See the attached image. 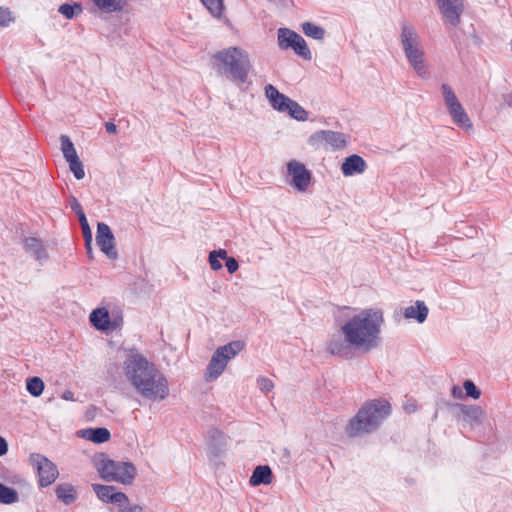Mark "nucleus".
Segmentation results:
<instances>
[{"label": "nucleus", "instance_id": "obj_25", "mask_svg": "<svg viewBox=\"0 0 512 512\" xmlns=\"http://www.w3.org/2000/svg\"><path fill=\"white\" fill-rule=\"evenodd\" d=\"M245 348V343L241 340L231 341L217 348V356L222 355L226 361L233 359Z\"/></svg>", "mask_w": 512, "mask_h": 512}, {"label": "nucleus", "instance_id": "obj_29", "mask_svg": "<svg viewBox=\"0 0 512 512\" xmlns=\"http://www.w3.org/2000/svg\"><path fill=\"white\" fill-rule=\"evenodd\" d=\"M304 34L315 40H322L325 36V30L312 22H305L302 24Z\"/></svg>", "mask_w": 512, "mask_h": 512}, {"label": "nucleus", "instance_id": "obj_40", "mask_svg": "<svg viewBox=\"0 0 512 512\" xmlns=\"http://www.w3.org/2000/svg\"><path fill=\"white\" fill-rule=\"evenodd\" d=\"M13 21L11 11L8 8L0 7V26L7 27Z\"/></svg>", "mask_w": 512, "mask_h": 512}, {"label": "nucleus", "instance_id": "obj_44", "mask_svg": "<svg viewBox=\"0 0 512 512\" xmlns=\"http://www.w3.org/2000/svg\"><path fill=\"white\" fill-rule=\"evenodd\" d=\"M451 394L456 399H461L463 397L462 389L459 386L454 385L451 389Z\"/></svg>", "mask_w": 512, "mask_h": 512}, {"label": "nucleus", "instance_id": "obj_1", "mask_svg": "<svg viewBox=\"0 0 512 512\" xmlns=\"http://www.w3.org/2000/svg\"><path fill=\"white\" fill-rule=\"evenodd\" d=\"M383 322L381 310L363 309L348 319L338 333L330 337L327 350L330 354L345 359L352 358L356 349L368 352L378 346Z\"/></svg>", "mask_w": 512, "mask_h": 512}, {"label": "nucleus", "instance_id": "obj_49", "mask_svg": "<svg viewBox=\"0 0 512 512\" xmlns=\"http://www.w3.org/2000/svg\"><path fill=\"white\" fill-rule=\"evenodd\" d=\"M84 242H85V248H86L87 254L89 255V257H92V238L89 239V242H87V241H84Z\"/></svg>", "mask_w": 512, "mask_h": 512}, {"label": "nucleus", "instance_id": "obj_14", "mask_svg": "<svg viewBox=\"0 0 512 512\" xmlns=\"http://www.w3.org/2000/svg\"><path fill=\"white\" fill-rule=\"evenodd\" d=\"M92 489L97 497L105 503L118 504L121 506L122 504L129 502L127 495L123 492L117 491L114 486L92 484Z\"/></svg>", "mask_w": 512, "mask_h": 512}, {"label": "nucleus", "instance_id": "obj_10", "mask_svg": "<svg viewBox=\"0 0 512 512\" xmlns=\"http://www.w3.org/2000/svg\"><path fill=\"white\" fill-rule=\"evenodd\" d=\"M288 175L291 176L290 184L298 191L304 192L307 190L312 175L305 165L296 160H292L287 164Z\"/></svg>", "mask_w": 512, "mask_h": 512}, {"label": "nucleus", "instance_id": "obj_31", "mask_svg": "<svg viewBox=\"0 0 512 512\" xmlns=\"http://www.w3.org/2000/svg\"><path fill=\"white\" fill-rule=\"evenodd\" d=\"M286 112L297 121H306L308 119V112L294 100H291Z\"/></svg>", "mask_w": 512, "mask_h": 512}, {"label": "nucleus", "instance_id": "obj_18", "mask_svg": "<svg viewBox=\"0 0 512 512\" xmlns=\"http://www.w3.org/2000/svg\"><path fill=\"white\" fill-rule=\"evenodd\" d=\"M228 361L222 356H217V350L213 353L206 368V380H216L225 370Z\"/></svg>", "mask_w": 512, "mask_h": 512}, {"label": "nucleus", "instance_id": "obj_51", "mask_svg": "<svg viewBox=\"0 0 512 512\" xmlns=\"http://www.w3.org/2000/svg\"><path fill=\"white\" fill-rule=\"evenodd\" d=\"M405 409H406L408 412H413V411H415V408H414V407H412V406L405 407Z\"/></svg>", "mask_w": 512, "mask_h": 512}, {"label": "nucleus", "instance_id": "obj_45", "mask_svg": "<svg viewBox=\"0 0 512 512\" xmlns=\"http://www.w3.org/2000/svg\"><path fill=\"white\" fill-rule=\"evenodd\" d=\"M8 451V443L5 438L0 436V456H3Z\"/></svg>", "mask_w": 512, "mask_h": 512}, {"label": "nucleus", "instance_id": "obj_46", "mask_svg": "<svg viewBox=\"0 0 512 512\" xmlns=\"http://www.w3.org/2000/svg\"><path fill=\"white\" fill-rule=\"evenodd\" d=\"M120 512H143V509L139 505H132L127 508L121 509Z\"/></svg>", "mask_w": 512, "mask_h": 512}, {"label": "nucleus", "instance_id": "obj_37", "mask_svg": "<svg viewBox=\"0 0 512 512\" xmlns=\"http://www.w3.org/2000/svg\"><path fill=\"white\" fill-rule=\"evenodd\" d=\"M201 2L213 16L219 17L222 14V0H201Z\"/></svg>", "mask_w": 512, "mask_h": 512}, {"label": "nucleus", "instance_id": "obj_22", "mask_svg": "<svg viewBox=\"0 0 512 512\" xmlns=\"http://www.w3.org/2000/svg\"><path fill=\"white\" fill-rule=\"evenodd\" d=\"M272 478L271 468L268 465H259L253 470L249 482L252 486L268 485Z\"/></svg>", "mask_w": 512, "mask_h": 512}, {"label": "nucleus", "instance_id": "obj_5", "mask_svg": "<svg viewBox=\"0 0 512 512\" xmlns=\"http://www.w3.org/2000/svg\"><path fill=\"white\" fill-rule=\"evenodd\" d=\"M400 29L399 39L408 63L418 76L427 78L429 74L428 67L419 34L415 27L407 21L401 22Z\"/></svg>", "mask_w": 512, "mask_h": 512}, {"label": "nucleus", "instance_id": "obj_3", "mask_svg": "<svg viewBox=\"0 0 512 512\" xmlns=\"http://www.w3.org/2000/svg\"><path fill=\"white\" fill-rule=\"evenodd\" d=\"M391 413L390 403L383 399L368 400L349 419L344 431L349 438H360L376 432Z\"/></svg>", "mask_w": 512, "mask_h": 512}, {"label": "nucleus", "instance_id": "obj_36", "mask_svg": "<svg viewBox=\"0 0 512 512\" xmlns=\"http://www.w3.org/2000/svg\"><path fill=\"white\" fill-rule=\"evenodd\" d=\"M69 164V169L73 173L74 177L77 180H81L85 176V171L82 162L80 161L79 157L72 158L70 160H67Z\"/></svg>", "mask_w": 512, "mask_h": 512}, {"label": "nucleus", "instance_id": "obj_4", "mask_svg": "<svg viewBox=\"0 0 512 512\" xmlns=\"http://www.w3.org/2000/svg\"><path fill=\"white\" fill-rule=\"evenodd\" d=\"M213 59L219 64V72L237 85L244 84L252 68L247 51L240 47H228L216 52Z\"/></svg>", "mask_w": 512, "mask_h": 512}, {"label": "nucleus", "instance_id": "obj_27", "mask_svg": "<svg viewBox=\"0 0 512 512\" xmlns=\"http://www.w3.org/2000/svg\"><path fill=\"white\" fill-rule=\"evenodd\" d=\"M94 5L101 11L106 13L121 12L126 0H92Z\"/></svg>", "mask_w": 512, "mask_h": 512}, {"label": "nucleus", "instance_id": "obj_50", "mask_svg": "<svg viewBox=\"0 0 512 512\" xmlns=\"http://www.w3.org/2000/svg\"><path fill=\"white\" fill-rule=\"evenodd\" d=\"M504 101L509 107H512V94L505 95Z\"/></svg>", "mask_w": 512, "mask_h": 512}, {"label": "nucleus", "instance_id": "obj_42", "mask_svg": "<svg viewBox=\"0 0 512 512\" xmlns=\"http://www.w3.org/2000/svg\"><path fill=\"white\" fill-rule=\"evenodd\" d=\"M257 382H258L260 390L264 393L270 392L274 387L273 382L269 378H266V377H260L257 380Z\"/></svg>", "mask_w": 512, "mask_h": 512}, {"label": "nucleus", "instance_id": "obj_24", "mask_svg": "<svg viewBox=\"0 0 512 512\" xmlns=\"http://www.w3.org/2000/svg\"><path fill=\"white\" fill-rule=\"evenodd\" d=\"M448 111L453 122L458 127L463 128L465 130L472 129V123L470 121V118L468 117L461 103L458 104V107L454 106L453 108H450Z\"/></svg>", "mask_w": 512, "mask_h": 512}, {"label": "nucleus", "instance_id": "obj_8", "mask_svg": "<svg viewBox=\"0 0 512 512\" xmlns=\"http://www.w3.org/2000/svg\"><path fill=\"white\" fill-rule=\"evenodd\" d=\"M29 461L37 470L40 487H48L55 482L59 475V471L52 461L39 453H32L29 457Z\"/></svg>", "mask_w": 512, "mask_h": 512}, {"label": "nucleus", "instance_id": "obj_41", "mask_svg": "<svg viewBox=\"0 0 512 512\" xmlns=\"http://www.w3.org/2000/svg\"><path fill=\"white\" fill-rule=\"evenodd\" d=\"M69 206L75 212L78 218L85 215L84 210L76 197L70 196Z\"/></svg>", "mask_w": 512, "mask_h": 512}, {"label": "nucleus", "instance_id": "obj_20", "mask_svg": "<svg viewBox=\"0 0 512 512\" xmlns=\"http://www.w3.org/2000/svg\"><path fill=\"white\" fill-rule=\"evenodd\" d=\"M429 309L424 301L417 300L413 305L404 309V317L406 319L416 320L418 323H423L428 316Z\"/></svg>", "mask_w": 512, "mask_h": 512}, {"label": "nucleus", "instance_id": "obj_38", "mask_svg": "<svg viewBox=\"0 0 512 512\" xmlns=\"http://www.w3.org/2000/svg\"><path fill=\"white\" fill-rule=\"evenodd\" d=\"M463 388L465 389L466 395L472 399H478L481 396L480 389H478L474 382L471 380H465L463 383Z\"/></svg>", "mask_w": 512, "mask_h": 512}, {"label": "nucleus", "instance_id": "obj_26", "mask_svg": "<svg viewBox=\"0 0 512 512\" xmlns=\"http://www.w3.org/2000/svg\"><path fill=\"white\" fill-rule=\"evenodd\" d=\"M55 494L65 505H71L77 499L76 489L68 483L59 484L55 489Z\"/></svg>", "mask_w": 512, "mask_h": 512}, {"label": "nucleus", "instance_id": "obj_33", "mask_svg": "<svg viewBox=\"0 0 512 512\" xmlns=\"http://www.w3.org/2000/svg\"><path fill=\"white\" fill-rule=\"evenodd\" d=\"M18 500V492L11 487L0 483V503L12 504Z\"/></svg>", "mask_w": 512, "mask_h": 512}, {"label": "nucleus", "instance_id": "obj_17", "mask_svg": "<svg viewBox=\"0 0 512 512\" xmlns=\"http://www.w3.org/2000/svg\"><path fill=\"white\" fill-rule=\"evenodd\" d=\"M365 168V160L357 154H353L345 158L341 165V171L344 176L360 174L365 171Z\"/></svg>", "mask_w": 512, "mask_h": 512}, {"label": "nucleus", "instance_id": "obj_11", "mask_svg": "<svg viewBox=\"0 0 512 512\" xmlns=\"http://www.w3.org/2000/svg\"><path fill=\"white\" fill-rule=\"evenodd\" d=\"M308 143L311 146L317 147H319L323 143H326L333 149H342L346 146L347 140L346 135L344 133L332 130H320L310 135Z\"/></svg>", "mask_w": 512, "mask_h": 512}, {"label": "nucleus", "instance_id": "obj_28", "mask_svg": "<svg viewBox=\"0 0 512 512\" xmlns=\"http://www.w3.org/2000/svg\"><path fill=\"white\" fill-rule=\"evenodd\" d=\"M44 382L40 377L33 376L26 380V389L33 397H39L44 390Z\"/></svg>", "mask_w": 512, "mask_h": 512}, {"label": "nucleus", "instance_id": "obj_15", "mask_svg": "<svg viewBox=\"0 0 512 512\" xmlns=\"http://www.w3.org/2000/svg\"><path fill=\"white\" fill-rule=\"evenodd\" d=\"M265 95L269 99L271 106L279 112H286L292 100L288 96L280 93L272 84L265 86Z\"/></svg>", "mask_w": 512, "mask_h": 512}, {"label": "nucleus", "instance_id": "obj_21", "mask_svg": "<svg viewBox=\"0 0 512 512\" xmlns=\"http://www.w3.org/2000/svg\"><path fill=\"white\" fill-rule=\"evenodd\" d=\"M91 324L100 331H106L110 328V315L105 307L94 309L89 316Z\"/></svg>", "mask_w": 512, "mask_h": 512}, {"label": "nucleus", "instance_id": "obj_19", "mask_svg": "<svg viewBox=\"0 0 512 512\" xmlns=\"http://www.w3.org/2000/svg\"><path fill=\"white\" fill-rule=\"evenodd\" d=\"M24 249L27 253H30L37 261H45L48 258L47 250L39 238H25Z\"/></svg>", "mask_w": 512, "mask_h": 512}, {"label": "nucleus", "instance_id": "obj_13", "mask_svg": "<svg viewBox=\"0 0 512 512\" xmlns=\"http://www.w3.org/2000/svg\"><path fill=\"white\" fill-rule=\"evenodd\" d=\"M436 2L446 22L452 26L459 25L464 11L463 0H436Z\"/></svg>", "mask_w": 512, "mask_h": 512}, {"label": "nucleus", "instance_id": "obj_32", "mask_svg": "<svg viewBox=\"0 0 512 512\" xmlns=\"http://www.w3.org/2000/svg\"><path fill=\"white\" fill-rule=\"evenodd\" d=\"M60 142L61 150L66 161L78 157L74 144L67 135H61Z\"/></svg>", "mask_w": 512, "mask_h": 512}, {"label": "nucleus", "instance_id": "obj_48", "mask_svg": "<svg viewBox=\"0 0 512 512\" xmlns=\"http://www.w3.org/2000/svg\"><path fill=\"white\" fill-rule=\"evenodd\" d=\"M61 398L63 400H66V401H74V393L70 390H65L62 395H61Z\"/></svg>", "mask_w": 512, "mask_h": 512}, {"label": "nucleus", "instance_id": "obj_30", "mask_svg": "<svg viewBox=\"0 0 512 512\" xmlns=\"http://www.w3.org/2000/svg\"><path fill=\"white\" fill-rule=\"evenodd\" d=\"M82 6L80 3L74 2L72 4L70 3H64L59 6L58 12L62 14L66 19H72L75 16L82 13Z\"/></svg>", "mask_w": 512, "mask_h": 512}, {"label": "nucleus", "instance_id": "obj_16", "mask_svg": "<svg viewBox=\"0 0 512 512\" xmlns=\"http://www.w3.org/2000/svg\"><path fill=\"white\" fill-rule=\"evenodd\" d=\"M209 453L214 458L220 457L226 447V437L223 432L218 429L208 431Z\"/></svg>", "mask_w": 512, "mask_h": 512}, {"label": "nucleus", "instance_id": "obj_34", "mask_svg": "<svg viewBox=\"0 0 512 512\" xmlns=\"http://www.w3.org/2000/svg\"><path fill=\"white\" fill-rule=\"evenodd\" d=\"M227 257V251L225 249L213 250L209 253L208 261L210 267L214 271H218L222 268L220 260H224Z\"/></svg>", "mask_w": 512, "mask_h": 512}, {"label": "nucleus", "instance_id": "obj_35", "mask_svg": "<svg viewBox=\"0 0 512 512\" xmlns=\"http://www.w3.org/2000/svg\"><path fill=\"white\" fill-rule=\"evenodd\" d=\"M441 91L443 94L444 102L449 110L450 108H453L454 106L458 107V104L460 103L456 94L452 90V88L448 84H442Z\"/></svg>", "mask_w": 512, "mask_h": 512}, {"label": "nucleus", "instance_id": "obj_7", "mask_svg": "<svg viewBox=\"0 0 512 512\" xmlns=\"http://www.w3.org/2000/svg\"><path fill=\"white\" fill-rule=\"evenodd\" d=\"M278 46L282 50L292 49L305 60L312 59L311 51L305 39L289 28L278 29Z\"/></svg>", "mask_w": 512, "mask_h": 512}, {"label": "nucleus", "instance_id": "obj_6", "mask_svg": "<svg viewBox=\"0 0 512 512\" xmlns=\"http://www.w3.org/2000/svg\"><path fill=\"white\" fill-rule=\"evenodd\" d=\"M95 465L101 479L106 482L129 485L132 484L136 476V468L131 462L115 461L102 455Z\"/></svg>", "mask_w": 512, "mask_h": 512}, {"label": "nucleus", "instance_id": "obj_9", "mask_svg": "<svg viewBox=\"0 0 512 512\" xmlns=\"http://www.w3.org/2000/svg\"><path fill=\"white\" fill-rule=\"evenodd\" d=\"M452 407L460 412L459 419L463 427L475 429L479 427L485 418V411L478 405H465L462 403H454Z\"/></svg>", "mask_w": 512, "mask_h": 512}, {"label": "nucleus", "instance_id": "obj_2", "mask_svg": "<svg viewBox=\"0 0 512 512\" xmlns=\"http://www.w3.org/2000/svg\"><path fill=\"white\" fill-rule=\"evenodd\" d=\"M123 373L135 392L145 400L160 402L169 396V383L164 373L146 356L132 349L123 361Z\"/></svg>", "mask_w": 512, "mask_h": 512}, {"label": "nucleus", "instance_id": "obj_23", "mask_svg": "<svg viewBox=\"0 0 512 512\" xmlns=\"http://www.w3.org/2000/svg\"><path fill=\"white\" fill-rule=\"evenodd\" d=\"M81 436L93 443L101 444L107 442L111 434L107 428L96 427L82 430Z\"/></svg>", "mask_w": 512, "mask_h": 512}, {"label": "nucleus", "instance_id": "obj_12", "mask_svg": "<svg viewBox=\"0 0 512 512\" xmlns=\"http://www.w3.org/2000/svg\"><path fill=\"white\" fill-rule=\"evenodd\" d=\"M114 241L115 238L110 227L104 222H99L97 224L96 242L100 250L110 259L118 257Z\"/></svg>", "mask_w": 512, "mask_h": 512}, {"label": "nucleus", "instance_id": "obj_43", "mask_svg": "<svg viewBox=\"0 0 512 512\" xmlns=\"http://www.w3.org/2000/svg\"><path fill=\"white\" fill-rule=\"evenodd\" d=\"M224 261H225V266L227 268V271L230 274H233L238 270L239 264H238V261L234 257L227 255V257L224 258Z\"/></svg>", "mask_w": 512, "mask_h": 512}, {"label": "nucleus", "instance_id": "obj_47", "mask_svg": "<svg viewBox=\"0 0 512 512\" xmlns=\"http://www.w3.org/2000/svg\"><path fill=\"white\" fill-rule=\"evenodd\" d=\"M105 129L110 134H115L117 132V126L113 122H106Z\"/></svg>", "mask_w": 512, "mask_h": 512}, {"label": "nucleus", "instance_id": "obj_39", "mask_svg": "<svg viewBox=\"0 0 512 512\" xmlns=\"http://www.w3.org/2000/svg\"><path fill=\"white\" fill-rule=\"evenodd\" d=\"M78 220H79V223H80V226H81V230H82L84 241L89 242V239L92 238V231H91V228L89 226V223H88V220L86 218V215H83V216L79 217Z\"/></svg>", "mask_w": 512, "mask_h": 512}]
</instances>
